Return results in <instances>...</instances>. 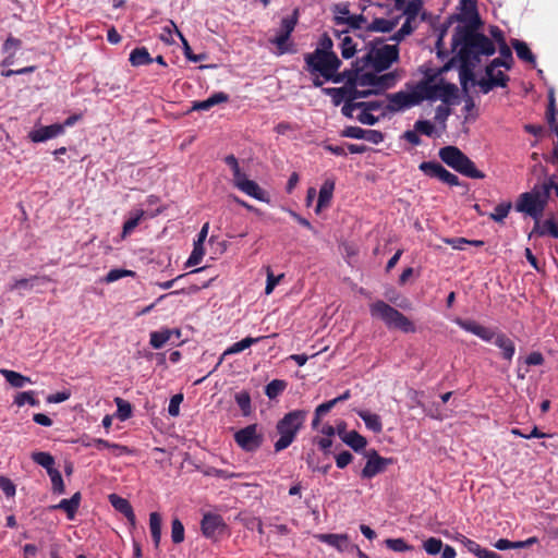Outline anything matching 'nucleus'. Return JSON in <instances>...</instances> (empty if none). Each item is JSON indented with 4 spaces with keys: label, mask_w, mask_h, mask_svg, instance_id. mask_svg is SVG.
I'll use <instances>...</instances> for the list:
<instances>
[{
    "label": "nucleus",
    "mask_w": 558,
    "mask_h": 558,
    "mask_svg": "<svg viewBox=\"0 0 558 558\" xmlns=\"http://www.w3.org/2000/svg\"><path fill=\"white\" fill-rule=\"evenodd\" d=\"M476 29L457 26L452 35V48L458 52L463 73L471 72L481 56H493L496 51L494 43Z\"/></svg>",
    "instance_id": "obj_1"
},
{
    "label": "nucleus",
    "mask_w": 558,
    "mask_h": 558,
    "mask_svg": "<svg viewBox=\"0 0 558 558\" xmlns=\"http://www.w3.org/2000/svg\"><path fill=\"white\" fill-rule=\"evenodd\" d=\"M331 49V39L325 38L313 52L304 56L305 70L313 76L315 87L325 82L340 83L344 80V75L338 72L342 62Z\"/></svg>",
    "instance_id": "obj_2"
},
{
    "label": "nucleus",
    "mask_w": 558,
    "mask_h": 558,
    "mask_svg": "<svg viewBox=\"0 0 558 558\" xmlns=\"http://www.w3.org/2000/svg\"><path fill=\"white\" fill-rule=\"evenodd\" d=\"M453 323L461 329L470 332L485 342H494V344L501 350L502 357L511 362L515 353L514 342L504 332H496L494 329L480 325L472 319H462L457 317Z\"/></svg>",
    "instance_id": "obj_3"
},
{
    "label": "nucleus",
    "mask_w": 558,
    "mask_h": 558,
    "mask_svg": "<svg viewBox=\"0 0 558 558\" xmlns=\"http://www.w3.org/2000/svg\"><path fill=\"white\" fill-rule=\"evenodd\" d=\"M553 185L554 181L548 179L542 184L534 185L530 192L522 193L515 204V210L538 219L547 205Z\"/></svg>",
    "instance_id": "obj_4"
},
{
    "label": "nucleus",
    "mask_w": 558,
    "mask_h": 558,
    "mask_svg": "<svg viewBox=\"0 0 558 558\" xmlns=\"http://www.w3.org/2000/svg\"><path fill=\"white\" fill-rule=\"evenodd\" d=\"M307 416L305 410H293L288 412L277 422L276 429L279 439L275 442L276 452H280L288 448L295 439L298 433L303 427Z\"/></svg>",
    "instance_id": "obj_5"
},
{
    "label": "nucleus",
    "mask_w": 558,
    "mask_h": 558,
    "mask_svg": "<svg viewBox=\"0 0 558 558\" xmlns=\"http://www.w3.org/2000/svg\"><path fill=\"white\" fill-rule=\"evenodd\" d=\"M373 318L380 319L388 328L399 329L405 333L415 332L414 324L401 312L384 301H376L369 305Z\"/></svg>",
    "instance_id": "obj_6"
},
{
    "label": "nucleus",
    "mask_w": 558,
    "mask_h": 558,
    "mask_svg": "<svg viewBox=\"0 0 558 558\" xmlns=\"http://www.w3.org/2000/svg\"><path fill=\"white\" fill-rule=\"evenodd\" d=\"M438 155L447 166L468 178H485L484 172L476 169L475 163L456 146H445L439 149Z\"/></svg>",
    "instance_id": "obj_7"
},
{
    "label": "nucleus",
    "mask_w": 558,
    "mask_h": 558,
    "mask_svg": "<svg viewBox=\"0 0 558 558\" xmlns=\"http://www.w3.org/2000/svg\"><path fill=\"white\" fill-rule=\"evenodd\" d=\"M422 102L424 100H441L445 104H448L457 94V86L452 83H448L442 78L438 82H434L430 78L423 80L416 83Z\"/></svg>",
    "instance_id": "obj_8"
},
{
    "label": "nucleus",
    "mask_w": 558,
    "mask_h": 558,
    "mask_svg": "<svg viewBox=\"0 0 558 558\" xmlns=\"http://www.w3.org/2000/svg\"><path fill=\"white\" fill-rule=\"evenodd\" d=\"M396 7L403 12L405 20L401 27L390 37L399 43L416 28V20L423 7V0H396Z\"/></svg>",
    "instance_id": "obj_9"
},
{
    "label": "nucleus",
    "mask_w": 558,
    "mask_h": 558,
    "mask_svg": "<svg viewBox=\"0 0 558 558\" xmlns=\"http://www.w3.org/2000/svg\"><path fill=\"white\" fill-rule=\"evenodd\" d=\"M376 73H362L356 75V85L362 88L367 87L364 92H368L371 94H379L388 88H391L396 85L399 80V74L397 72H388L384 74Z\"/></svg>",
    "instance_id": "obj_10"
},
{
    "label": "nucleus",
    "mask_w": 558,
    "mask_h": 558,
    "mask_svg": "<svg viewBox=\"0 0 558 558\" xmlns=\"http://www.w3.org/2000/svg\"><path fill=\"white\" fill-rule=\"evenodd\" d=\"M386 109L389 112H401L422 104L416 84H408L405 89L387 95Z\"/></svg>",
    "instance_id": "obj_11"
},
{
    "label": "nucleus",
    "mask_w": 558,
    "mask_h": 558,
    "mask_svg": "<svg viewBox=\"0 0 558 558\" xmlns=\"http://www.w3.org/2000/svg\"><path fill=\"white\" fill-rule=\"evenodd\" d=\"M399 49L397 45H381L372 48L366 54V60L376 72H383L398 61Z\"/></svg>",
    "instance_id": "obj_12"
},
{
    "label": "nucleus",
    "mask_w": 558,
    "mask_h": 558,
    "mask_svg": "<svg viewBox=\"0 0 558 558\" xmlns=\"http://www.w3.org/2000/svg\"><path fill=\"white\" fill-rule=\"evenodd\" d=\"M323 92L331 98L335 106H339L340 104H343V106L355 105L356 99L368 96V92H364L361 86L356 85V77L353 84L342 87H327L324 88Z\"/></svg>",
    "instance_id": "obj_13"
},
{
    "label": "nucleus",
    "mask_w": 558,
    "mask_h": 558,
    "mask_svg": "<svg viewBox=\"0 0 558 558\" xmlns=\"http://www.w3.org/2000/svg\"><path fill=\"white\" fill-rule=\"evenodd\" d=\"M364 458L366 459L365 466L361 471V477L371 480L376 475L386 471L395 460L392 458H384L375 449L364 451Z\"/></svg>",
    "instance_id": "obj_14"
},
{
    "label": "nucleus",
    "mask_w": 558,
    "mask_h": 558,
    "mask_svg": "<svg viewBox=\"0 0 558 558\" xmlns=\"http://www.w3.org/2000/svg\"><path fill=\"white\" fill-rule=\"evenodd\" d=\"M234 440L244 451L253 452L262 446L263 435L258 433L256 424H251L238 430Z\"/></svg>",
    "instance_id": "obj_15"
},
{
    "label": "nucleus",
    "mask_w": 558,
    "mask_h": 558,
    "mask_svg": "<svg viewBox=\"0 0 558 558\" xmlns=\"http://www.w3.org/2000/svg\"><path fill=\"white\" fill-rule=\"evenodd\" d=\"M226 530L227 524L221 515L211 512L203 515L201 531L206 538L217 542Z\"/></svg>",
    "instance_id": "obj_16"
},
{
    "label": "nucleus",
    "mask_w": 558,
    "mask_h": 558,
    "mask_svg": "<svg viewBox=\"0 0 558 558\" xmlns=\"http://www.w3.org/2000/svg\"><path fill=\"white\" fill-rule=\"evenodd\" d=\"M418 169L427 177L438 179L439 181L450 185H459V178L448 171L444 166L437 161H423Z\"/></svg>",
    "instance_id": "obj_17"
},
{
    "label": "nucleus",
    "mask_w": 558,
    "mask_h": 558,
    "mask_svg": "<svg viewBox=\"0 0 558 558\" xmlns=\"http://www.w3.org/2000/svg\"><path fill=\"white\" fill-rule=\"evenodd\" d=\"M457 20L463 23V25H460L461 27L478 28L481 20L477 12L476 0H460Z\"/></svg>",
    "instance_id": "obj_18"
},
{
    "label": "nucleus",
    "mask_w": 558,
    "mask_h": 558,
    "mask_svg": "<svg viewBox=\"0 0 558 558\" xmlns=\"http://www.w3.org/2000/svg\"><path fill=\"white\" fill-rule=\"evenodd\" d=\"M315 537L333 548L339 553H353V544L350 542L348 534H317Z\"/></svg>",
    "instance_id": "obj_19"
},
{
    "label": "nucleus",
    "mask_w": 558,
    "mask_h": 558,
    "mask_svg": "<svg viewBox=\"0 0 558 558\" xmlns=\"http://www.w3.org/2000/svg\"><path fill=\"white\" fill-rule=\"evenodd\" d=\"M64 133V125H60V123H54L47 126H40L38 129H34L28 133V138L33 143H44L48 140L56 138Z\"/></svg>",
    "instance_id": "obj_20"
},
{
    "label": "nucleus",
    "mask_w": 558,
    "mask_h": 558,
    "mask_svg": "<svg viewBox=\"0 0 558 558\" xmlns=\"http://www.w3.org/2000/svg\"><path fill=\"white\" fill-rule=\"evenodd\" d=\"M173 32L179 36V38L181 39L182 41V45H183V50H184V56L186 57V59L193 61V62H196L198 60V57H192L190 54L191 52V47L187 43V40L185 39V37L182 35V33L178 29L175 23L173 21H170L168 25H166L163 28H162V33L160 34V39L167 44H173L174 43V39H173Z\"/></svg>",
    "instance_id": "obj_21"
},
{
    "label": "nucleus",
    "mask_w": 558,
    "mask_h": 558,
    "mask_svg": "<svg viewBox=\"0 0 558 558\" xmlns=\"http://www.w3.org/2000/svg\"><path fill=\"white\" fill-rule=\"evenodd\" d=\"M109 500H110V504L112 505V507L117 511L122 513L128 519L129 523L132 526H135L136 517H135V513H134L133 508H132L131 504L129 502V500H126L125 498H122L116 494H111L109 496Z\"/></svg>",
    "instance_id": "obj_22"
},
{
    "label": "nucleus",
    "mask_w": 558,
    "mask_h": 558,
    "mask_svg": "<svg viewBox=\"0 0 558 558\" xmlns=\"http://www.w3.org/2000/svg\"><path fill=\"white\" fill-rule=\"evenodd\" d=\"M333 190H335V182L332 180H326L322 184V186L319 189V193H318L317 205L315 208L316 214H319L324 208L329 206L332 195H333Z\"/></svg>",
    "instance_id": "obj_23"
},
{
    "label": "nucleus",
    "mask_w": 558,
    "mask_h": 558,
    "mask_svg": "<svg viewBox=\"0 0 558 558\" xmlns=\"http://www.w3.org/2000/svg\"><path fill=\"white\" fill-rule=\"evenodd\" d=\"M172 335L179 337L180 331L178 329L169 328L151 331L149 335V344L156 350L161 349L171 339Z\"/></svg>",
    "instance_id": "obj_24"
},
{
    "label": "nucleus",
    "mask_w": 558,
    "mask_h": 558,
    "mask_svg": "<svg viewBox=\"0 0 558 558\" xmlns=\"http://www.w3.org/2000/svg\"><path fill=\"white\" fill-rule=\"evenodd\" d=\"M81 494L77 492L69 499H62L58 505L52 506L54 510H63L69 520H73L81 504Z\"/></svg>",
    "instance_id": "obj_25"
},
{
    "label": "nucleus",
    "mask_w": 558,
    "mask_h": 558,
    "mask_svg": "<svg viewBox=\"0 0 558 558\" xmlns=\"http://www.w3.org/2000/svg\"><path fill=\"white\" fill-rule=\"evenodd\" d=\"M229 100L228 94L223 92H218L210 95L207 99L202 101H194L192 106V110L196 111H207L216 105L227 102Z\"/></svg>",
    "instance_id": "obj_26"
},
{
    "label": "nucleus",
    "mask_w": 558,
    "mask_h": 558,
    "mask_svg": "<svg viewBox=\"0 0 558 558\" xmlns=\"http://www.w3.org/2000/svg\"><path fill=\"white\" fill-rule=\"evenodd\" d=\"M504 66L507 70H509V64L502 61L501 59H494L487 66H486V76L492 77L494 81H502L504 87L507 86V83L509 81L508 75H506L502 71L498 70V68Z\"/></svg>",
    "instance_id": "obj_27"
},
{
    "label": "nucleus",
    "mask_w": 558,
    "mask_h": 558,
    "mask_svg": "<svg viewBox=\"0 0 558 558\" xmlns=\"http://www.w3.org/2000/svg\"><path fill=\"white\" fill-rule=\"evenodd\" d=\"M383 105V101L378 100L361 101L356 102L355 105L342 106L341 112L344 117L352 119L354 117V112L359 107H363L366 109V111L373 112L381 109Z\"/></svg>",
    "instance_id": "obj_28"
},
{
    "label": "nucleus",
    "mask_w": 558,
    "mask_h": 558,
    "mask_svg": "<svg viewBox=\"0 0 558 558\" xmlns=\"http://www.w3.org/2000/svg\"><path fill=\"white\" fill-rule=\"evenodd\" d=\"M50 281L47 276H33L31 278L16 279L10 286V290H31L38 284H44Z\"/></svg>",
    "instance_id": "obj_29"
},
{
    "label": "nucleus",
    "mask_w": 558,
    "mask_h": 558,
    "mask_svg": "<svg viewBox=\"0 0 558 558\" xmlns=\"http://www.w3.org/2000/svg\"><path fill=\"white\" fill-rule=\"evenodd\" d=\"M356 414L363 420L367 429L372 430L375 434H379L383 432V423L378 414L371 413L369 411L366 410H357Z\"/></svg>",
    "instance_id": "obj_30"
},
{
    "label": "nucleus",
    "mask_w": 558,
    "mask_h": 558,
    "mask_svg": "<svg viewBox=\"0 0 558 558\" xmlns=\"http://www.w3.org/2000/svg\"><path fill=\"white\" fill-rule=\"evenodd\" d=\"M0 374L5 378V380L14 388H23L27 384H33L32 379L27 376L22 375L15 371L0 369Z\"/></svg>",
    "instance_id": "obj_31"
},
{
    "label": "nucleus",
    "mask_w": 558,
    "mask_h": 558,
    "mask_svg": "<svg viewBox=\"0 0 558 558\" xmlns=\"http://www.w3.org/2000/svg\"><path fill=\"white\" fill-rule=\"evenodd\" d=\"M240 191L257 201L268 202L266 192L253 180L243 182L240 186Z\"/></svg>",
    "instance_id": "obj_32"
},
{
    "label": "nucleus",
    "mask_w": 558,
    "mask_h": 558,
    "mask_svg": "<svg viewBox=\"0 0 558 558\" xmlns=\"http://www.w3.org/2000/svg\"><path fill=\"white\" fill-rule=\"evenodd\" d=\"M144 217L145 211L143 209H134L130 211L128 219L123 223L122 238L124 239L130 235Z\"/></svg>",
    "instance_id": "obj_33"
},
{
    "label": "nucleus",
    "mask_w": 558,
    "mask_h": 558,
    "mask_svg": "<svg viewBox=\"0 0 558 558\" xmlns=\"http://www.w3.org/2000/svg\"><path fill=\"white\" fill-rule=\"evenodd\" d=\"M266 337H263V336L256 337V338L246 337L238 342H234L232 345H230L223 352L222 357L226 355L238 354V353L244 351L245 349L250 348L251 345L258 343L259 341H262Z\"/></svg>",
    "instance_id": "obj_34"
},
{
    "label": "nucleus",
    "mask_w": 558,
    "mask_h": 558,
    "mask_svg": "<svg viewBox=\"0 0 558 558\" xmlns=\"http://www.w3.org/2000/svg\"><path fill=\"white\" fill-rule=\"evenodd\" d=\"M129 61L133 66H142L151 63L154 59L150 57L147 48L138 47L131 51Z\"/></svg>",
    "instance_id": "obj_35"
},
{
    "label": "nucleus",
    "mask_w": 558,
    "mask_h": 558,
    "mask_svg": "<svg viewBox=\"0 0 558 558\" xmlns=\"http://www.w3.org/2000/svg\"><path fill=\"white\" fill-rule=\"evenodd\" d=\"M511 45L515 50V53L519 59H521L524 62L535 64V56L532 53L529 46L524 41H521L519 39H512Z\"/></svg>",
    "instance_id": "obj_36"
},
{
    "label": "nucleus",
    "mask_w": 558,
    "mask_h": 558,
    "mask_svg": "<svg viewBox=\"0 0 558 558\" xmlns=\"http://www.w3.org/2000/svg\"><path fill=\"white\" fill-rule=\"evenodd\" d=\"M345 445L352 448L355 452H360L365 449L367 440L364 436L359 434L356 430H350L343 440Z\"/></svg>",
    "instance_id": "obj_37"
},
{
    "label": "nucleus",
    "mask_w": 558,
    "mask_h": 558,
    "mask_svg": "<svg viewBox=\"0 0 558 558\" xmlns=\"http://www.w3.org/2000/svg\"><path fill=\"white\" fill-rule=\"evenodd\" d=\"M149 530L155 547H158L161 539V515L158 512L149 514Z\"/></svg>",
    "instance_id": "obj_38"
},
{
    "label": "nucleus",
    "mask_w": 558,
    "mask_h": 558,
    "mask_svg": "<svg viewBox=\"0 0 558 558\" xmlns=\"http://www.w3.org/2000/svg\"><path fill=\"white\" fill-rule=\"evenodd\" d=\"M337 24H348L355 26V17L350 15L347 4H337L333 10Z\"/></svg>",
    "instance_id": "obj_39"
},
{
    "label": "nucleus",
    "mask_w": 558,
    "mask_h": 558,
    "mask_svg": "<svg viewBox=\"0 0 558 558\" xmlns=\"http://www.w3.org/2000/svg\"><path fill=\"white\" fill-rule=\"evenodd\" d=\"M13 402L19 408L25 405L26 403L32 405V407H38L39 405V400L36 398V391H34V390L19 392L14 397V401Z\"/></svg>",
    "instance_id": "obj_40"
},
{
    "label": "nucleus",
    "mask_w": 558,
    "mask_h": 558,
    "mask_svg": "<svg viewBox=\"0 0 558 558\" xmlns=\"http://www.w3.org/2000/svg\"><path fill=\"white\" fill-rule=\"evenodd\" d=\"M287 388V383L282 379H274L270 383H268L265 387V395L270 399L274 400L278 396H280L284 389Z\"/></svg>",
    "instance_id": "obj_41"
},
{
    "label": "nucleus",
    "mask_w": 558,
    "mask_h": 558,
    "mask_svg": "<svg viewBox=\"0 0 558 558\" xmlns=\"http://www.w3.org/2000/svg\"><path fill=\"white\" fill-rule=\"evenodd\" d=\"M32 459L38 465L45 468L47 473L49 470H54V458L49 452L38 451L32 454Z\"/></svg>",
    "instance_id": "obj_42"
},
{
    "label": "nucleus",
    "mask_w": 558,
    "mask_h": 558,
    "mask_svg": "<svg viewBox=\"0 0 558 558\" xmlns=\"http://www.w3.org/2000/svg\"><path fill=\"white\" fill-rule=\"evenodd\" d=\"M51 485H52V492L57 495H62L65 493V485L62 478V475L59 470H49L48 473Z\"/></svg>",
    "instance_id": "obj_43"
},
{
    "label": "nucleus",
    "mask_w": 558,
    "mask_h": 558,
    "mask_svg": "<svg viewBox=\"0 0 558 558\" xmlns=\"http://www.w3.org/2000/svg\"><path fill=\"white\" fill-rule=\"evenodd\" d=\"M512 207V204L510 202L501 203L497 205L494 209V211L489 215L490 219L495 222L502 223L504 220L507 218V216L510 213V209Z\"/></svg>",
    "instance_id": "obj_44"
},
{
    "label": "nucleus",
    "mask_w": 558,
    "mask_h": 558,
    "mask_svg": "<svg viewBox=\"0 0 558 558\" xmlns=\"http://www.w3.org/2000/svg\"><path fill=\"white\" fill-rule=\"evenodd\" d=\"M535 231L542 236L550 235L558 239V225L554 219L545 220Z\"/></svg>",
    "instance_id": "obj_45"
},
{
    "label": "nucleus",
    "mask_w": 558,
    "mask_h": 558,
    "mask_svg": "<svg viewBox=\"0 0 558 558\" xmlns=\"http://www.w3.org/2000/svg\"><path fill=\"white\" fill-rule=\"evenodd\" d=\"M397 20L389 19H375L372 23V29L381 33H389L397 26Z\"/></svg>",
    "instance_id": "obj_46"
},
{
    "label": "nucleus",
    "mask_w": 558,
    "mask_h": 558,
    "mask_svg": "<svg viewBox=\"0 0 558 558\" xmlns=\"http://www.w3.org/2000/svg\"><path fill=\"white\" fill-rule=\"evenodd\" d=\"M422 546L426 554L435 556L441 551L444 543L440 538L429 537L423 542Z\"/></svg>",
    "instance_id": "obj_47"
},
{
    "label": "nucleus",
    "mask_w": 558,
    "mask_h": 558,
    "mask_svg": "<svg viewBox=\"0 0 558 558\" xmlns=\"http://www.w3.org/2000/svg\"><path fill=\"white\" fill-rule=\"evenodd\" d=\"M340 49H341V56L344 59H350L356 52V45L353 43V40L350 36L344 35L341 38Z\"/></svg>",
    "instance_id": "obj_48"
},
{
    "label": "nucleus",
    "mask_w": 558,
    "mask_h": 558,
    "mask_svg": "<svg viewBox=\"0 0 558 558\" xmlns=\"http://www.w3.org/2000/svg\"><path fill=\"white\" fill-rule=\"evenodd\" d=\"M116 404H117V417L120 421H125L132 415V407L131 404L123 400L122 398H116Z\"/></svg>",
    "instance_id": "obj_49"
},
{
    "label": "nucleus",
    "mask_w": 558,
    "mask_h": 558,
    "mask_svg": "<svg viewBox=\"0 0 558 558\" xmlns=\"http://www.w3.org/2000/svg\"><path fill=\"white\" fill-rule=\"evenodd\" d=\"M134 275H135V272L132 270L114 268V269L109 270V272L104 278V282L111 283V282L118 281L124 277H133Z\"/></svg>",
    "instance_id": "obj_50"
},
{
    "label": "nucleus",
    "mask_w": 558,
    "mask_h": 558,
    "mask_svg": "<svg viewBox=\"0 0 558 558\" xmlns=\"http://www.w3.org/2000/svg\"><path fill=\"white\" fill-rule=\"evenodd\" d=\"M171 539L174 544L184 541V526L178 518H174L171 522Z\"/></svg>",
    "instance_id": "obj_51"
},
{
    "label": "nucleus",
    "mask_w": 558,
    "mask_h": 558,
    "mask_svg": "<svg viewBox=\"0 0 558 558\" xmlns=\"http://www.w3.org/2000/svg\"><path fill=\"white\" fill-rule=\"evenodd\" d=\"M204 255H205L204 246L201 244L194 243L193 251H192L190 257L187 258L185 266L192 267V266L198 265L202 262Z\"/></svg>",
    "instance_id": "obj_52"
},
{
    "label": "nucleus",
    "mask_w": 558,
    "mask_h": 558,
    "mask_svg": "<svg viewBox=\"0 0 558 558\" xmlns=\"http://www.w3.org/2000/svg\"><path fill=\"white\" fill-rule=\"evenodd\" d=\"M359 113L353 118H355L359 122L366 125H374L379 121V118L375 117L371 111H366L365 108L359 107L356 109Z\"/></svg>",
    "instance_id": "obj_53"
},
{
    "label": "nucleus",
    "mask_w": 558,
    "mask_h": 558,
    "mask_svg": "<svg viewBox=\"0 0 558 558\" xmlns=\"http://www.w3.org/2000/svg\"><path fill=\"white\" fill-rule=\"evenodd\" d=\"M387 548L397 551L404 553L412 550V546L408 545L403 538H388L385 541Z\"/></svg>",
    "instance_id": "obj_54"
},
{
    "label": "nucleus",
    "mask_w": 558,
    "mask_h": 558,
    "mask_svg": "<svg viewBox=\"0 0 558 558\" xmlns=\"http://www.w3.org/2000/svg\"><path fill=\"white\" fill-rule=\"evenodd\" d=\"M266 271H267V280H266V287H265V294L269 295L272 293L276 286L279 284V282L282 280L284 275L280 274L278 276H275L274 272L271 271L270 267H267Z\"/></svg>",
    "instance_id": "obj_55"
},
{
    "label": "nucleus",
    "mask_w": 558,
    "mask_h": 558,
    "mask_svg": "<svg viewBox=\"0 0 558 558\" xmlns=\"http://www.w3.org/2000/svg\"><path fill=\"white\" fill-rule=\"evenodd\" d=\"M456 541L460 542L463 547L471 554L475 555L476 557H478L480 555V551L482 550V547L474 541L468 538L466 536H464L463 534H459L457 537H456Z\"/></svg>",
    "instance_id": "obj_56"
},
{
    "label": "nucleus",
    "mask_w": 558,
    "mask_h": 558,
    "mask_svg": "<svg viewBox=\"0 0 558 558\" xmlns=\"http://www.w3.org/2000/svg\"><path fill=\"white\" fill-rule=\"evenodd\" d=\"M298 23V10H294L291 16L283 17L281 20L280 33H284L287 35H291L295 25Z\"/></svg>",
    "instance_id": "obj_57"
},
{
    "label": "nucleus",
    "mask_w": 558,
    "mask_h": 558,
    "mask_svg": "<svg viewBox=\"0 0 558 558\" xmlns=\"http://www.w3.org/2000/svg\"><path fill=\"white\" fill-rule=\"evenodd\" d=\"M480 89L483 94H488L495 87H504V82L500 80L494 81L492 77L487 76L486 78H482L477 82Z\"/></svg>",
    "instance_id": "obj_58"
},
{
    "label": "nucleus",
    "mask_w": 558,
    "mask_h": 558,
    "mask_svg": "<svg viewBox=\"0 0 558 558\" xmlns=\"http://www.w3.org/2000/svg\"><path fill=\"white\" fill-rule=\"evenodd\" d=\"M414 129L416 132L426 135V136H433L435 133V126L434 124L428 120H417L414 123Z\"/></svg>",
    "instance_id": "obj_59"
},
{
    "label": "nucleus",
    "mask_w": 558,
    "mask_h": 558,
    "mask_svg": "<svg viewBox=\"0 0 558 558\" xmlns=\"http://www.w3.org/2000/svg\"><path fill=\"white\" fill-rule=\"evenodd\" d=\"M235 402L244 414L251 411V397L246 391H241L235 395Z\"/></svg>",
    "instance_id": "obj_60"
},
{
    "label": "nucleus",
    "mask_w": 558,
    "mask_h": 558,
    "mask_svg": "<svg viewBox=\"0 0 558 558\" xmlns=\"http://www.w3.org/2000/svg\"><path fill=\"white\" fill-rule=\"evenodd\" d=\"M183 401V395L177 393L171 397L168 405V413L170 416L175 417L180 414V404Z\"/></svg>",
    "instance_id": "obj_61"
},
{
    "label": "nucleus",
    "mask_w": 558,
    "mask_h": 558,
    "mask_svg": "<svg viewBox=\"0 0 558 558\" xmlns=\"http://www.w3.org/2000/svg\"><path fill=\"white\" fill-rule=\"evenodd\" d=\"M450 108L447 105H439L435 110V121L442 125V128L446 126V121L448 117L450 116Z\"/></svg>",
    "instance_id": "obj_62"
},
{
    "label": "nucleus",
    "mask_w": 558,
    "mask_h": 558,
    "mask_svg": "<svg viewBox=\"0 0 558 558\" xmlns=\"http://www.w3.org/2000/svg\"><path fill=\"white\" fill-rule=\"evenodd\" d=\"M22 41L13 36H9L2 45V52L10 53L16 52L21 48Z\"/></svg>",
    "instance_id": "obj_63"
},
{
    "label": "nucleus",
    "mask_w": 558,
    "mask_h": 558,
    "mask_svg": "<svg viewBox=\"0 0 558 558\" xmlns=\"http://www.w3.org/2000/svg\"><path fill=\"white\" fill-rule=\"evenodd\" d=\"M0 489L7 497H13L15 495V485L8 477L0 476Z\"/></svg>",
    "instance_id": "obj_64"
}]
</instances>
